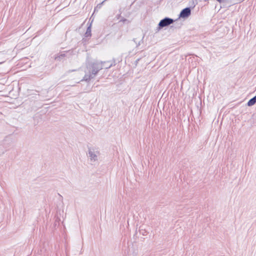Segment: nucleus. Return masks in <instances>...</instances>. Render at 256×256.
I'll return each instance as SVG.
<instances>
[{
  "label": "nucleus",
  "instance_id": "obj_5",
  "mask_svg": "<svg viewBox=\"0 0 256 256\" xmlns=\"http://www.w3.org/2000/svg\"><path fill=\"white\" fill-rule=\"evenodd\" d=\"M104 63L106 64V65L104 66L103 67L106 69L110 68L112 66L116 65V62L114 59H113L112 62L108 61L107 62H104Z\"/></svg>",
  "mask_w": 256,
  "mask_h": 256
},
{
  "label": "nucleus",
  "instance_id": "obj_1",
  "mask_svg": "<svg viewBox=\"0 0 256 256\" xmlns=\"http://www.w3.org/2000/svg\"><path fill=\"white\" fill-rule=\"evenodd\" d=\"M103 68L102 62H90L86 65L85 74L82 81L89 82L90 80L94 78L97 74L98 72Z\"/></svg>",
  "mask_w": 256,
  "mask_h": 256
},
{
  "label": "nucleus",
  "instance_id": "obj_8",
  "mask_svg": "<svg viewBox=\"0 0 256 256\" xmlns=\"http://www.w3.org/2000/svg\"><path fill=\"white\" fill-rule=\"evenodd\" d=\"M140 233L142 234L143 236H146L148 234V232L145 230H140Z\"/></svg>",
  "mask_w": 256,
  "mask_h": 256
},
{
  "label": "nucleus",
  "instance_id": "obj_11",
  "mask_svg": "<svg viewBox=\"0 0 256 256\" xmlns=\"http://www.w3.org/2000/svg\"><path fill=\"white\" fill-rule=\"evenodd\" d=\"M76 70H72L71 72L75 71Z\"/></svg>",
  "mask_w": 256,
  "mask_h": 256
},
{
  "label": "nucleus",
  "instance_id": "obj_7",
  "mask_svg": "<svg viewBox=\"0 0 256 256\" xmlns=\"http://www.w3.org/2000/svg\"><path fill=\"white\" fill-rule=\"evenodd\" d=\"M91 24H90V26L87 28L86 32L84 34V37L88 38V37H90L92 36V33H91Z\"/></svg>",
  "mask_w": 256,
  "mask_h": 256
},
{
  "label": "nucleus",
  "instance_id": "obj_4",
  "mask_svg": "<svg viewBox=\"0 0 256 256\" xmlns=\"http://www.w3.org/2000/svg\"><path fill=\"white\" fill-rule=\"evenodd\" d=\"M191 14V10L190 7H187L180 12V17L182 18H186L188 17Z\"/></svg>",
  "mask_w": 256,
  "mask_h": 256
},
{
  "label": "nucleus",
  "instance_id": "obj_10",
  "mask_svg": "<svg viewBox=\"0 0 256 256\" xmlns=\"http://www.w3.org/2000/svg\"><path fill=\"white\" fill-rule=\"evenodd\" d=\"M106 0H104L103 2H102L100 4H100H103V3H104Z\"/></svg>",
  "mask_w": 256,
  "mask_h": 256
},
{
  "label": "nucleus",
  "instance_id": "obj_3",
  "mask_svg": "<svg viewBox=\"0 0 256 256\" xmlns=\"http://www.w3.org/2000/svg\"><path fill=\"white\" fill-rule=\"evenodd\" d=\"M99 154V152L98 150H96L94 148H88V154L90 161H97L98 160V155Z\"/></svg>",
  "mask_w": 256,
  "mask_h": 256
},
{
  "label": "nucleus",
  "instance_id": "obj_2",
  "mask_svg": "<svg viewBox=\"0 0 256 256\" xmlns=\"http://www.w3.org/2000/svg\"><path fill=\"white\" fill-rule=\"evenodd\" d=\"M174 22V20L172 18L166 17L162 19L159 22L158 27V30H160L162 28L167 26L170 24H172Z\"/></svg>",
  "mask_w": 256,
  "mask_h": 256
},
{
  "label": "nucleus",
  "instance_id": "obj_6",
  "mask_svg": "<svg viewBox=\"0 0 256 256\" xmlns=\"http://www.w3.org/2000/svg\"><path fill=\"white\" fill-rule=\"evenodd\" d=\"M256 103V95L252 98H250L248 102L247 105L248 106H254Z\"/></svg>",
  "mask_w": 256,
  "mask_h": 256
},
{
  "label": "nucleus",
  "instance_id": "obj_9",
  "mask_svg": "<svg viewBox=\"0 0 256 256\" xmlns=\"http://www.w3.org/2000/svg\"><path fill=\"white\" fill-rule=\"evenodd\" d=\"M66 56V54H61L60 56V57H64Z\"/></svg>",
  "mask_w": 256,
  "mask_h": 256
}]
</instances>
